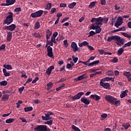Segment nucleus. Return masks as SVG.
Instances as JSON below:
<instances>
[{
	"label": "nucleus",
	"mask_w": 131,
	"mask_h": 131,
	"mask_svg": "<svg viewBox=\"0 0 131 131\" xmlns=\"http://www.w3.org/2000/svg\"><path fill=\"white\" fill-rule=\"evenodd\" d=\"M3 72L4 73V76L5 77H9L11 75L10 73H8V72H7V70L5 68L3 69Z\"/></svg>",
	"instance_id": "a878e982"
},
{
	"label": "nucleus",
	"mask_w": 131,
	"mask_h": 131,
	"mask_svg": "<svg viewBox=\"0 0 131 131\" xmlns=\"http://www.w3.org/2000/svg\"><path fill=\"white\" fill-rule=\"evenodd\" d=\"M40 27V25L39 21H36L34 24V29H38Z\"/></svg>",
	"instance_id": "bb28decb"
},
{
	"label": "nucleus",
	"mask_w": 131,
	"mask_h": 131,
	"mask_svg": "<svg viewBox=\"0 0 131 131\" xmlns=\"http://www.w3.org/2000/svg\"><path fill=\"white\" fill-rule=\"evenodd\" d=\"M81 102L86 105H89L91 102L90 100L89 99H87L86 97H81Z\"/></svg>",
	"instance_id": "2eb2a0df"
},
{
	"label": "nucleus",
	"mask_w": 131,
	"mask_h": 131,
	"mask_svg": "<svg viewBox=\"0 0 131 131\" xmlns=\"http://www.w3.org/2000/svg\"><path fill=\"white\" fill-rule=\"evenodd\" d=\"M106 75L108 76H114V73L112 71H108L106 73Z\"/></svg>",
	"instance_id": "473e14b6"
},
{
	"label": "nucleus",
	"mask_w": 131,
	"mask_h": 131,
	"mask_svg": "<svg viewBox=\"0 0 131 131\" xmlns=\"http://www.w3.org/2000/svg\"><path fill=\"white\" fill-rule=\"evenodd\" d=\"M12 4L9 3V2H6V4H2L1 6H11Z\"/></svg>",
	"instance_id": "a18cd8bd"
},
{
	"label": "nucleus",
	"mask_w": 131,
	"mask_h": 131,
	"mask_svg": "<svg viewBox=\"0 0 131 131\" xmlns=\"http://www.w3.org/2000/svg\"><path fill=\"white\" fill-rule=\"evenodd\" d=\"M53 84L52 82H49L47 84V88L46 89L47 90H50L53 87Z\"/></svg>",
	"instance_id": "cd10ccee"
},
{
	"label": "nucleus",
	"mask_w": 131,
	"mask_h": 131,
	"mask_svg": "<svg viewBox=\"0 0 131 131\" xmlns=\"http://www.w3.org/2000/svg\"><path fill=\"white\" fill-rule=\"evenodd\" d=\"M105 100L110 103L113 104L114 101H115V97L111 95H105Z\"/></svg>",
	"instance_id": "1a4fd4ad"
},
{
	"label": "nucleus",
	"mask_w": 131,
	"mask_h": 131,
	"mask_svg": "<svg viewBox=\"0 0 131 131\" xmlns=\"http://www.w3.org/2000/svg\"><path fill=\"white\" fill-rule=\"evenodd\" d=\"M15 120V119H11V118H10V119H8L7 120H6L5 122L6 123H11L12 122H13Z\"/></svg>",
	"instance_id": "c9c22d12"
},
{
	"label": "nucleus",
	"mask_w": 131,
	"mask_h": 131,
	"mask_svg": "<svg viewBox=\"0 0 131 131\" xmlns=\"http://www.w3.org/2000/svg\"><path fill=\"white\" fill-rule=\"evenodd\" d=\"M100 3H101V4L102 5V6H105V5L106 3L105 0H101Z\"/></svg>",
	"instance_id": "4d7b16f0"
},
{
	"label": "nucleus",
	"mask_w": 131,
	"mask_h": 131,
	"mask_svg": "<svg viewBox=\"0 0 131 131\" xmlns=\"http://www.w3.org/2000/svg\"><path fill=\"white\" fill-rule=\"evenodd\" d=\"M88 77V76L86 74H83L81 76H78V79L79 81L82 80V79H86Z\"/></svg>",
	"instance_id": "4be33fe9"
},
{
	"label": "nucleus",
	"mask_w": 131,
	"mask_h": 131,
	"mask_svg": "<svg viewBox=\"0 0 131 131\" xmlns=\"http://www.w3.org/2000/svg\"><path fill=\"white\" fill-rule=\"evenodd\" d=\"M53 115H54V113L53 112H47V113H45V116H42L41 118L42 120L45 121L51 120L52 118V117H51V116Z\"/></svg>",
	"instance_id": "39448f33"
},
{
	"label": "nucleus",
	"mask_w": 131,
	"mask_h": 131,
	"mask_svg": "<svg viewBox=\"0 0 131 131\" xmlns=\"http://www.w3.org/2000/svg\"><path fill=\"white\" fill-rule=\"evenodd\" d=\"M7 84H8V82L6 80L2 81L0 82V85L1 86H6Z\"/></svg>",
	"instance_id": "e433bc0d"
},
{
	"label": "nucleus",
	"mask_w": 131,
	"mask_h": 131,
	"mask_svg": "<svg viewBox=\"0 0 131 131\" xmlns=\"http://www.w3.org/2000/svg\"><path fill=\"white\" fill-rule=\"evenodd\" d=\"M10 95L8 94L4 95L3 97H2L1 99H2L3 101H7L9 99Z\"/></svg>",
	"instance_id": "6ab92c4d"
},
{
	"label": "nucleus",
	"mask_w": 131,
	"mask_h": 131,
	"mask_svg": "<svg viewBox=\"0 0 131 131\" xmlns=\"http://www.w3.org/2000/svg\"><path fill=\"white\" fill-rule=\"evenodd\" d=\"M43 12V11L42 10H39L37 12L31 13L30 14V16L33 18H38L39 17H40L42 15Z\"/></svg>",
	"instance_id": "20e7f679"
},
{
	"label": "nucleus",
	"mask_w": 131,
	"mask_h": 131,
	"mask_svg": "<svg viewBox=\"0 0 131 131\" xmlns=\"http://www.w3.org/2000/svg\"><path fill=\"white\" fill-rule=\"evenodd\" d=\"M14 11L16 12H20L21 11V8H16L15 9Z\"/></svg>",
	"instance_id": "69168bd1"
},
{
	"label": "nucleus",
	"mask_w": 131,
	"mask_h": 131,
	"mask_svg": "<svg viewBox=\"0 0 131 131\" xmlns=\"http://www.w3.org/2000/svg\"><path fill=\"white\" fill-rule=\"evenodd\" d=\"M58 33L56 31L53 34V36L56 38L58 36Z\"/></svg>",
	"instance_id": "0e129e2a"
},
{
	"label": "nucleus",
	"mask_w": 131,
	"mask_h": 131,
	"mask_svg": "<svg viewBox=\"0 0 131 131\" xmlns=\"http://www.w3.org/2000/svg\"><path fill=\"white\" fill-rule=\"evenodd\" d=\"M19 119L21 120L22 122L27 123V121L26 119H25L24 118L20 117V118H19Z\"/></svg>",
	"instance_id": "13d9d810"
},
{
	"label": "nucleus",
	"mask_w": 131,
	"mask_h": 131,
	"mask_svg": "<svg viewBox=\"0 0 131 131\" xmlns=\"http://www.w3.org/2000/svg\"><path fill=\"white\" fill-rule=\"evenodd\" d=\"M84 94V92H80L77 93V95H76L74 96H72L71 98L73 100V101H75V100H79L80 99L82 96Z\"/></svg>",
	"instance_id": "9b49d317"
},
{
	"label": "nucleus",
	"mask_w": 131,
	"mask_h": 131,
	"mask_svg": "<svg viewBox=\"0 0 131 131\" xmlns=\"http://www.w3.org/2000/svg\"><path fill=\"white\" fill-rule=\"evenodd\" d=\"M122 126L124 127V130H127L130 127V124L129 123H123L122 124Z\"/></svg>",
	"instance_id": "412c9836"
},
{
	"label": "nucleus",
	"mask_w": 131,
	"mask_h": 131,
	"mask_svg": "<svg viewBox=\"0 0 131 131\" xmlns=\"http://www.w3.org/2000/svg\"><path fill=\"white\" fill-rule=\"evenodd\" d=\"M103 20L104 18L102 17H99L98 18H96V22H95V24H96L97 26L102 25Z\"/></svg>",
	"instance_id": "4468645a"
},
{
	"label": "nucleus",
	"mask_w": 131,
	"mask_h": 131,
	"mask_svg": "<svg viewBox=\"0 0 131 131\" xmlns=\"http://www.w3.org/2000/svg\"><path fill=\"white\" fill-rule=\"evenodd\" d=\"M98 53L101 55H105V52L104 50H98Z\"/></svg>",
	"instance_id": "37998d69"
},
{
	"label": "nucleus",
	"mask_w": 131,
	"mask_h": 131,
	"mask_svg": "<svg viewBox=\"0 0 131 131\" xmlns=\"http://www.w3.org/2000/svg\"><path fill=\"white\" fill-rule=\"evenodd\" d=\"M127 26L129 29H131V21H128Z\"/></svg>",
	"instance_id": "774afa93"
},
{
	"label": "nucleus",
	"mask_w": 131,
	"mask_h": 131,
	"mask_svg": "<svg viewBox=\"0 0 131 131\" xmlns=\"http://www.w3.org/2000/svg\"><path fill=\"white\" fill-rule=\"evenodd\" d=\"M33 110L32 107H27L24 108L25 112H28L30 111H32Z\"/></svg>",
	"instance_id": "2f4dec72"
},
{
	"label": "nucleus",
	"mask_w": 131,
	"mask_h": 131,
	"mask_svg": "<svg viewBox=\"0 0 131 131\" xmlns=\"http://www.w3.org/2000/svg\"><path fill=\"white\" fill-rule=\"evenodd\" d=\"M71 48L73 49L74 53H76L78 51H79V48H78L77 44L73 41L71 44Z\"/></svg>",
	"instance_id": "6e6552de"
},
{
	"label": "nucleus",
	"mask_w": 131,
	"mask_h": 131,
	"mask_svg": "<svg viewBox=\"0 0 131 131\" xmlns=\"http://www.w3.org/2000/svg\"><path fill=\"white\" fill-rule=\"evenodd\" d=\"M82 43H83V46H88H88L89 45V43L88 42H87L86 41H84L82 42Z\"/></svg>",
	"instance_id": "e2e57ef3"
},
{
	"label": "nucleus",
	"mask_w": 131,
	"mask_h": 131,
	"mask_svg": "<svg viewBox=\"0 0 131 131\" xmlns=\"http://www.w3.org/2000/svg\"><path fill=\"white\" fill-rule=\"evenodd\" d=\"M122 21L123 18L121 17H118V20L116 23L115 24V27H117V28H118L119 26H121V25H122Z\"/></svg>",
	"instance_id": "ddd939ff"
},
{
	"label": "nucleus",
	"mask_w": 131,
	"mask_h": 131,
	"mask_svg": "<svg viewBox=\"0 0 131 131\" xmlns=\"http://www.w3.org/2000/svg\"><path fill=\"white\" fill-rule=\"evenodd\" d=\"M41 33L38 32V31H37V32L34 33V36L36 38L41 37Z\"/></svg>",
	"instance_id": "f704fd0d"
},
{
	"label": "nucleus",
	"mask_w": 131,
	"mask_h": 131,
	"mask_svg": "<svg viewBox=\"0 0 131 131\" xmlns=\"http://www.w3.org/2000/svg\"><path fill=\"white\" fill-rule=\"evenodd\" d=\"M121 34L122 35H123L124 37H127L128 39H129L130 38H131V36L130 35L127 34V33H121Z\"/></svg>",
	"instance_id": "a19ab883"
},
{
	"label": "nucleus",
	"mask_w": 131,
	"mask_h": 131,
	"mask_svg": "<svg viewBox=\"0 0 131 131\" xmlns=\"http://www.w3.org/2000/svg\"><path fill=\"white\" fill-rule=\"evenodd\" d=\"M6 49V45L5 44L3 43L2 45L0 47V50H5Z\"/></svg>",
	"instance_id": "8fccbe9b"
},
{
	"label": "nucleus",
	"mask_w": 131,
	"mask_h": 131,
	"mask_svg": "<svg viewBox=\"0 0 131 131\" xmlns=\"http://www.w3.org/2000/svg\"><path fill=\"white\" fill-rule=\"evenodd\" d=\"M47 42L49 45L51 46H53V41H52V40H48V41H47Z\"/></svg>",
	"instance_id": "5fc2aeb1"
},
{
	"label": "nucleus",
	"mask_w": 131,
	"mask_h": 131,
	"mask_svg": "<svg viewBox=\"0 0 131 131\" xmlns=\"http://www.w3.org/2000/svg\"><path fill=\"white\" fill-rule=\"evenodd\" d=\"M34 131H48V127L45 125H37L34 128Z\"/></svg>",
	"instance_id": "7ed1b4c3"
},
{
	"label": "nucleus",
	"mask_w": 131,
	"mask_h": 131,
	"mask_svg": "<svg viewBox=\"0 0 131 131\" xmlns=\"http://www.w3.org/2000/svg\"><path fill=\"white\" fill-rule=\"evenodd\" d=\"M124 52V49H123V48H120L119 50L117 51V54L118 56H121V55L122 54L123 52Z\"/></svg>",
	"instance_id": "c85d7f7f"
},
{
	"label": "nucleus",
	"mask_w": 131,
	"mask_h": 131,
	"mask_svg": "<svg viewBox=\"0 0 131 131\" xmlns=\"http://www.w3.org/2000/svg\"><path fill=\"white\" fill-rule=\"evenodd\" d=\"M66 67L68 69H70L72 68V66L71 63H67Z\"/></svg>",
	"instance_id": "bf43d9fd"
},
{
	"label": "nucleus",
	"mask_w": 131,
	"mask_h": 131,
	"mask_svg": "<svg viewBox=\"0 0 131 131\" xmlns=\"http://www.w3.org/2000/svg\"><path fill=\"white\" fill-rule=\"evenodd\" d=\"M62 16V14L61 13H58L56 14V16L58 18H59V19H60V17Z\"/></svg>",
	"instance_id": "338daca9"
},
{
	"label": "nucleus",
	"mask_w": 131,
	"mask_h": 131,
	"mask_svg": "<svg viewBox=\"0 0 131 131\" xmlns=\"http://www.w3.org/2000/svg\"><path fill=\"white\" fill-rule=\"evenodd\" d=\"M128 93V90H125L123 93H121V94L120 95V98H123L125 97H126L127 96V93Z\"/></svg>",
	"instance_id": "5701e85b"
},
{
	"label": "nucleus",
	"mask_w": 131,
	"mask_h": 131,
	"mask_svg": "<svg viewBox=\"0 0 131 131\" xmlns=\"http://www.w3.org/2000/svg\"><path fill=\"white\" fill-rule=\"evenodd\" d=\"M3 67H4L5 69H7L8 70H12L13 69V68L11 66V64H4Z\"/></svg>",
	"instance_id": "393cba45"
},
{
	"label": "nucleus",
	"mask_w": 131,
	"mask_h": 131,
	"mask_svg": "<svg viewBox=\"0 0 131 131\" xmlns=\"http://www.w3.org/2000/svg\"><path fill=\"white\" fill-rule=\"evenodd\" d=\"M54 69V66H50L46 70V73L48 75H50L51 74L52 71Z\"/></svg>",
	"instance_id": "dca6fc26"
},
{
	"label": "nucleus",
	"mask_w": 131,
	"mask_h": 131,
	"mask_svg": "<svg viewBox=\"0 0 131 131\" xmlns=\"http://www.w3.org/2000/svg\"><path fill=\"white\" fill-rule=\"evenodd\" d=\"M71 127L74 131H82L79 129V128L76 127V126H75V125H72Z\"/></svg>",
	"instance_id": "c756f323"
},
{
	"label": "nucleus",
	"mask_w": 131,
	"mask_h": 131,
	"mask_svg": "<svg viewBox=\"0 0 131 131\" xmlns=\"http://www.w3.org/2000/svg\"><path fill=\"white\" fill-rule=\"evenodd\" d=\"M105 81L104 80L101 79L100 81V85L106 90H110L111 87L110 84L109 83H104Z\"/></svg>",
	"instance_id": "423d86ee"
},
{
	"label": "nucleus",
	"mask_w": 131,
	"mask_h": 131,
	"mask_svg": "<svg viewBox=\"0 0 131 131\" xmlns=\"http://www.w3.org/2000/svg\"><path fill=\"white\" fill-rule=\"evenodd\" d=\"M51 8H52V4L51 3H48L46 5V8H45V9L47 10H51Z\"/></svg>",
	"instance_id": "58836bf2"
},
{
	"label": "nucleus",
	"mask_w": 131,
	"mask_h": 131,
	"mask_svg": "<svg viewBox=\"0 0 131 131\" xmlns=\"http://www.w3.org/2000/svg\"><path fill=\"white\" fill-rule=\"evenodd\" d=\"M63 42V44L65 46L66 48H67V47L69 46L68 39H66V40H64Z\"/></svg>",
	"instance_id": "de8ad7c7"
},
{
	"label": "nucleus",
	"mask_w": 131,
	"mask_h": 131,
	"mask_svg": "<svg viewBox=\"0 0 131 131\" xmlns=\"http://www.w3.org/2000/svg\"><path fill=\"white\" fill-rule=\"evenodd\" d=\"M47 55L48 57L51 58H54V54L53 52V48L50 47V46H49L47 47Z\"/></svg>",
	"instance_id": "9d476101"
},
{
	"label": "nucleus",
	"mask_w": 131,
	"mask_h": 131,
	"mask_svg": "<svg viewBox=\"0 0 131 131\" xmlns=\"http://www.w3.org/2000/svg\"><path fill=\"white\" fill-rule=\"evenodd\" d=\"M113 40L117 41L116 43L118 45H123L122 39L118 35H113L112 36L108 37L107 39V41L108 42L112 41Z\"/></svg>",
	"instance_id": "f257e3e1"
},
{
	"label": "nucleus",
	"mask_w": 131,
	"mask_h": 131,
	"mask_svg": "<svg viewBox=\"0 0 131 131\" xmlns=\"http://www.w3.org/2000/svg\"><path fill=\"white\" fill-rule=\"evenodd\" d=\"M76 2H72L71 4L69 5V7L70 9H73L76 5Z\"/></svg>",
	"instance_id": "7c9ffc66"
},
{
	"label": "nucleus",
	"mask_w": 131,
	"mask_h": 131,
	"mask_svg": "<svg viewBox=\"0 0 131 131\" xmlns=\"http://www.w3.org/2000/svg\"><path fill=\"white\" fill-rule=\"evenodd\" d=\"M46 34H47L50 37H51V36L52 35V31L48 29L47 31Z\"/></svg>",
	"instance_id": "49530a36"
},
{
	"label": "nucleus",
	"mask_w": 131,
	"mask_h": 131,
	"mask_svg": "<svg viewBox=\"0 0 131 131\" xmlns=\"http://www.w3.org/2000/svg\"><path fill=\"white\" fill-rule=\"evenodd\" d=\"M67 7V5L66 4L61 3L60 4V8H66Z\"/></svg>",
	"instance_id": "09e8293b"
},
{
	"label": "nucleus",
	"mask_w": 131,
	"mask_h": 131,
	"mask_svg": "<svg viewBox=\"0 0 131 131\" xmlns=\"http://www.w3.org/2000/svg\"><path fill=\"white\" fill-rule=\"evenodd\" d=\"M113 105H116L117 106H118L120 105V100H117V99L115 97V100L113 101Z\"/></svg>",
	"instance_id": "b1692460"
},
{
	"label": "nucleus",
	"mask_w": 131,
	"mask_h": 131,
	"mask_svg": "<svg viewBox=\"0 0 131 131\" xmlns=\"http://www.w3.org/2000/svg\"><path fill=\"white\" fill-rule=\"evenodd\" d=\"M126 30V27L125 26H123L121 28H119V31H125Z\"/></svg>",
	"instance_id": "603ef678"
},
{
	"label": "nucleus",
	"mask_w": 131,
	"mask_h": 131,
	"mask_svg": "<svg viewBox=\"0 0 131 131\" xmlns=\"http://www.w3.org/2000/svg\"><path fill=\"white\" fill-rule=\"evenodd\" d=\"M99 62H100V60H94L93 62H92L88 64V66H96V65L99 64Z\"/></svg>",
	"instance_id": "aec40b11"
},
{
	"label": "nucleus",
	"mask_w": 131,
	"mask_h": 131,
	"mask_svg": "<svg viewBox=\"0 0 131 131\" xmlns=\"http://www.w3.org/2000/svg\"><path fill=\"white\" fill-rule=\"evenodd\" d=\"M56 11V9L55 8H51V14H53Z\"/></svg>",
	"instance_id": "864d4df0"
},
{
	"label": "nucleus",
	"mask_w": 131,
	"mask_h": 131,
	"mask_svg": "<svg viewBox=\"0 0 131 131\" xmlns=\"http://www.w3.org/2000/svg\"><path fill=\"white\" fill-rule=\"evenodd\" d=\"M115 77H114L113 78L112 77H106L104 79H102L103 80H104V81H112V82L115 81Z\"/></svg>",
	"instance_id": "a211bd4d"
},
{
	"label": "nucleus",
	"mask_w": 131,
	"mask_h": 131,
	"mask_svg": "<svg viewBox=\"0 0 131 131\" xmlns=\"http://www.w3.org/2000/svg\"><path fill=\"white\" fill-rule=\"evenodd\" d=\"M90 98L95 99V101H99V100L101 99V97L98 95H91Z\"/></svg>",
	"instance_id": "f3484780"
},
{
	"label": "nucleus",
	"mask_w": 131,
	"mask_h": 131,
	"mask_svg": "<svg viewBox=\"0 0 131 131\" xmlns=\"http://www.w3.org/2000/svg\"><path fill=\"white\" fill-rule=\"evenodd\" d=\"M91 29L93 30H95V33H100L101 31V27L98 25H95V24H92L91 27Z\"/></svg>",
	"instance_id": "0eeeda50"
},
{
	"label": "nucleus",
	"mask_w": 131,
	"mask_h": 131,
	"mask_svg": "<svg viewBox=\"0 0 131 131\" xmlns=\"http://www.w3.org/2000/svg\"><path fill=\"white\" fill-rule=\"evenodd\" d=\"M118 61V58L115 57V58H114L113 59H112V62L113 63H116Z\"/></svg>",
	"instance_id": "680f3d73"
},
{
	"label": "nucleus",
	"mask_w": 131,
	"mask_h": 131,
	"mask_svg": "<svg viewBox=\"0 0 131 131\" xmlns=\"http://www.w3.org/2000/svg\"><path fill=\"white\" fill-rule=\"evenodd\" d=\"M6 2L10 3L11 5H13L16 2V0H6Z\"/></svg>",
	"instance_id": "79ce46f5"
},
{
	"label": "nucleus",
	"mask_w": 131,
	"mask_h": 131,
	"mask_svg": "<svg viewBox=\"0 0 131 131\" xmlns=\"http://www.w3.org/2000/svg\"><path fill=\"white\" fill-rule=\"evenodd\" d=\"M25 89V86H22L20 87V88H19V92L20 94H21L22 92L24 90V89Z\"/></svg>",
	"instance_id": "6e6d98bb"
},
{
	"label": "nucleus",
	"mask_w": 131,
	"mask_h": 131,
	"mask_svg": "<svg viewBox=\"0 0 131 131\" xmlns=\"http://www.w3.org/2000/svg\"><path fill=\"white\" fill-rule=\"evenodd\" d=\"M13 13L11 12H8V16L6 17V19L4 20L3 24L9 25L13 22Z\"/></svg>",
	"instance_id": "f03ea898"
},
{
	"label": "nucleus",
	"mask_w": 131,
	"mask_h": 131,
	"mask_svg": "<svg viewBox=\"0 0 131 131\" xmlns=\"http://www.w3.org/2000/svg\"><path fill=\"white\" fill-rule=\"evenodd\" d=\"M53 123V120L51 119L49 121L45 122V124H48V125H52Z\"/></svg>",
	"instance_id": "72a5a7b5"
},
{
	"label": "nucleus",
	"mask_w": 131,
	"mask_h": 131,
	"mask_svg": "<svg viewBox=\"0 0 131 131\" xmlns=\"http://www.w3.org/2000/svg\"><path fill=\"white\" fill-rule=\"evenodd\" d=\"M73 58V60L74 61V63H76L77 61L78 60V57H75L74 56H72Z\"/></svg>",
	"instance_id": "c03bdc74"
},
{
	"label": "nucleus",
	"mask_w": 131,
	"mask_h": 131,
	"mask_svg": "<svg viewBox=\"0 0 131 131\" xmlns=\"http://www.w3.org/2000/svg\"><path fill=\"white\" fill-rule=\"evenodd\" d=\"M96 35V32L94 31H91L89 33V35L88 36V37H90L91 36H94V35Z\"/></svg>",
	"instance_id": "ea45409f"
},
{
	"label": "nucleus",
	"mask_w": 131,
	"mask_h": 131,
	"mask_svg": "<svg viewBox=\"0 0 131 131\" xmlns=\"http://www.w3.org/2000/svg\"><path fill=\"white\" fill-rule=\"evenodd\" d=\"M96 3H97V2H91V3L89 5V8H92L93 7H95L96 6Z\"/></svg>",
	"instance_id": "4c0bfd02"
},
{
	"label": "nucleus",
	"mask_w": 131,
	"mask_h": 131,
	"mask_svg": "<svg viewBox=\"0 0 131 131\" xmlns=\"http://www.w3.org/2000/svg\"><path fill=\"white\" fill-rule=\"evenodd\" d=\"M5 30L12 32L14 31V30L16 28V26L14 24H12L11 25L5 26Z\"/></svg>",
	"instance_id": "f8f14e48"
},
{
	"label": "nucleus",
	"mask_w": 131,
	"mask_h": 131,
	"mask_svg": "<svg viewBox=\"0 0 131 131\" xmlns=\"http://www.w3.org/2000/svg\"><path fill=\"white\" fill-rule=\"evenodd\" d=\"M108 115L107 114H105V113H104L102 114V115H101V117L103 118V119H105L107 117Z\"/></svg>",
	"instance_id": "052dcab7"
},
{
	"label": "nucleus",
	"mask_w": 131,
	"mask_h": 131,
	"mask_svg": "<svg viewBox=\"0 0 131 131\" xmlns=\"http://www.w3.org/2000/svg\"><path fill=\"white\" fill-rule=\"evenodd\" d=\"M39 79L38 77H36L32 82V83H35Z\"/></svg>",
	"instance_id": "3c124183"
}]
</instances>
